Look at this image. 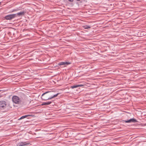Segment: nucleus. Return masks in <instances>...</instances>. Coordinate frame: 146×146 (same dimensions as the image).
<instances>
[{"label": "nucleus", "mask_w": 146, "mask_h": 146, "mask_svg": "<svg viewBox=\"0 0 146 146\" xmlns=\"http://www.w3.org/2000/svg\"><path fill=\"white\" fill-rule=\"evenodd\" d=\"M1 91V90H0V92Z\"/></svg>", "instance_id": "obj_14"}, {"label": "nucleus", "mask_w": 146, "mask_h": 146, "mask_svg": "<svg viewBox=\"0 0 146 146\" xmlns=\"http://www.w3.org/2000/svg\"><path fill=\"white\" fill-rule=\"evenodd\" d=\"M70 2H73L74 0H67Z\"/></svg>", "instance_id": "obj_13"}, {"label": "nucleus", "mask_w": 146, "mask_h": 146, "mask_svg": "<svg viewBox=\"0 0 146 146\" xmlns=\"http://www.w3.org/2000/svg\"><path fill=\"white\" fill-rule=\"evenodd\" d=\"M70 63L69 62H60L58 64L59 66L63 65L64 66H66L70 64Z\"/></svg>", "instance_id": "obj_7"}, {"label": "nucleus", "mask_w": 146, "mask_h": 146, "mask_svg": "<svg viewBox=\"0 0 146 146\" xmlns=\"http://www.w3.org/2000/svg\"><path fill=\"white\" fill-rule=\"evenodd\" d=\"M16 14H9L6 16L4 18L7 20H11L16 17Z\"/></svg>", "instance_id": "obj_3"}, {"label": "nucleus", "mask_w": 146, "mask_h": 146, "mask_svg": "<svg viewBox=\"0 0 146 146\" xmlns=\"http://www.w3.org/2000/svg\"><path fill=\"white\" fill-rule=\"evenodd\" d=\"M13 102L16 104H20L21 102V100L19 97L14 96L12 98Z\"/></svg>", "instance_id": "obj_2"}, {"label": "nucleus", "mask_w": 146, "mask_h": 146, "mask_svg": "<svg viewBox=\"0 0 146 146\" xmlns=\"http://www.w3.org/2000/svg\"><path fill=\"white\" fill-rule=\"evenodd\" d=\"M83 85L81 84L80 85H73L71 86V88L72 89H74V88H76L80 86H83Z\"/></svg>", "instance_id": "obj_10"}, {"label": "nucleus", "mask_w": 146, "mask_h": 146, "mask_svg": "<svg viewBox=\"0 0 146 146\" xmlns=\"http://www.w3.org/2000/svg\"><path fill=\"white\" fill-rule=\"evenodd\" d=\"M30 144V143L27 142H21L17 143V146H23L28 145Z\"/></svg>", "instance_id": "obj_5"}, {"label": "nucleus", "mask_w": 146, "mask_h": 146, "mask_svg": "<svg viewBox=\"0 0 146 146\" xmlns=\"http://www.w3.org/2000/svg\"><path fill=\"white\" fill-rule=\"evenodd\" d=\"M54 91H48L43 93L42 96V100H49L52 99L54 97H56L58 94L59 93L54 94Z\"/></svg>", "instance_id": "obj_1"}, {"label": "nucleus", "mask_w": 146, "mask_h": 146, "mask_svg": "<svg viewBox=\"0 0 146 146\" xmlns=\"http://www.w3.org/2000/svg\"><path fill=\"white\" fill-rule=\"evenodd\" d=\"M25 13L26 12L25 11H23L18 13L16 14H16V17H17V16H23L24 15Z\"/></svg>", "instance_id": "obj_8"}, {"label": "nucleus", "mask_w": 146, "mask_h": 146, "mask_svg": "<svg viewBox=\"0 0 146 146\" xmlns=\"http://www.w3.org/2000/svg\"><path fill=\"white\" fill-rule=\"evenodd\" d=\"M31 115H24V116H22L21 117L20 119H23L24 118H25L28 116H30Z\"/></svg>", "instance_id": "obj_11"}, {"label": "nucleus", "mask_w": 146, "mask_h": 146, "mask_svg": "<svg viewBox=\"0 0 146 146\" xmlns=\"http://www.w3.org/2000/svg\"><path fill=\"white\" fill-rule=\"evenodd\" d=\"M7 106V103L4 101H0V109L3 110L5 109Z\"/></svg>", "instance_id": "obj_4"}, {"label": "nucleus", "mask_w": 146, "mask_h": 146, "mask_svg": "<svg viewBox=\"0 0 146 146\" xmlns=\"http://www.w3.org/2000/svg\"><path fill=\"white\" fill-rule=\"evenodd\" d=\"M85 29H88L90 28V26L89 25H85L84 27Z\"/></svg>", "instance_id": "obj_12"}, {"label": "nucleus", "mask_w": 146, "mask_h": 146, "mask_svg": "<svg viewBox=\"0 0 146 146\" xmlns=\"http://www.w3.org/2000/svg\"><path fill=\"white\" fill-rule=\"evenodd\" d=\"M52 103V102L48 101L46 102H43L41 104L42 106L48 105Z\"/></svg>", "instance_id": "obj_9"}, {"label": "nucleus", "mask_w": 146, "mask_h": 146, "mask_svg": "<svg viewBox=\"0 0 146 146\" xmlns=\"http://www.w3.org/2000/svg\"><path fill=\"white\" fill-rule=\"evenodd\" d=\"M123 121L127 123H135L137 122L136 119L134 118H131L127 120H123Z\"/></svg>", "instance_id": "obj_6"}]
</instances>
